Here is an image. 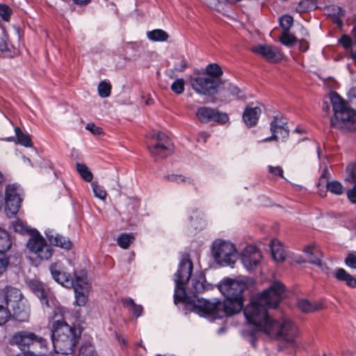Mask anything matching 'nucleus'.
I'll use <instances>...</instances> for the list:
<instances>
[{
  "instance_id": "f257e3e1",
  "label": "nucleus",
  "mask_w": 356,
  "mask_h": 356,
  "mask_svg": "<svg viewBox=\"0 0 356 356\" xmlns=\"http://www.w3.org/2000/svg\"><path fill=\"white\" fill-rule=\"evenodd\" d=\"M284 292V285L280 282H275L261 294L254 297L245 307L243 312L249 323L270 337L283 340L294 351L297 347L296 326L289 318H282L275 321L267 315L268 309L275 308L279 305Z\"/></svg>"
},
{
  "instance_id": "f03ea898",
  "label": "nucleus",
  "mask_w": 356,
  "mask_h": 356,
  "mask_svg": "<svg viewBox=\"0 0 356 356\" xmlns=\"http://www.w3.org/2000/svg\"><path fill=\"white\" fill-rule=\"evenodd\" d=\"M246 289V284L241 280L225 279L220 282L219 289L226 299L215 302L198 300L197 311H206L218 318L238 314L243 309V293Z\"/></svg>"
},
{
  "instance_id": "7ed1b4c3",
  "label": "nucleus",
  "mask_w": 356,
  "mask_h": 356,
  "mask_svg": "<svg viewBox=\"0 0 356 356\" xmlns=\"http://www.w3.org/2000/svg\"><path fill=\"white\" fill-rule=\"evenodd\" d=\"M68 311L63 307H56L52 316V341L55 351L63 355L72 354L79 339L76 329L65 321Z\"/></svg>"
},
{
  "instance_id": "20e7f679",
  "label": "nucleus",
  "mask_w": 356,
  "mask_h": 356,
  "mask_svg": "<svg viewBox=\"0 0 356 356\" xmlns=\"http://www.w3.org/2000/svg\"><path fill=\"white\" fill-rule=\"evenodd\" d=\"M332 106L333 117L330 119V125L333 128L348 131L356 129V111L336 92L329 95Z\"/></svg>"
},
{
  "instance_id": "39448f33",
  "label": "nucleus",
  "mask_w": 356,
  "mask_h": 356,
  "mask_svg": "<svg viewBox=\"0 0 356 356\" xmlns=\"http://www.w3.org/2000/svg\"><path fill=\"white\" fill-rule=\"evenodd\" d=\"M3 302L10 307L15 317L20 321L27 320L29 315V308L23 300L21 291L12 286L3 289Z\"/></svg>"
},
{
  "instance_id": "423d86ee",
  "label": "nucleus",
  "mask_w": 356,
  "mask_h": 356,
  "mask_svg": "<svg viewBox=\"0 0 356 356\" xmlns=\"http://www.w3.org/2000/svg\"><path fill=\"white\" fill-rule=\"evenodd\" d=\"M11 344L17 345L21 350H29L31 347H38V355H44L47 352V342L34 332L22 330L15 332L10 339Z\"/></svg>"
},
{
  "instance_id": "0eeeda50",
  "label": "nucleus",
  "mask_w": 356,
  "mask_h": 356,
  "mask_svg": "<svg viewBox=\"0 0 356 356\" xmlns=\"http://www.w3.org/2000/svg\"><path fill=\"white\" fill-rule=\"evenodd\" d=\"M211 252L216 261L220 266H231L238 259L235 245L229 241L216 240L213 243Z\"/></svg>"
},
{
  "instance_id": "6e6552de",
  "label": "nucleus",
  "mask_w": 356,
  "mask_h": 356,
  "mask_svg": "<svg viewBox=\"0 0 356 356\" xmlns=\"http://www.w3.org/2000/svg\"><path fill=\"white\" fill-rule=\"evenodd\" d=\"M192 88L200 95H213L218 92V88L222 85V81L213 78L209 75L201 74L192 76L190 79Z\"/></svg>"
},
{
  "instance_id": "1a4fd4ad",
  "label": "nucleus",
  "mask_w": 356,
  "mask_h": 356,
  "mask_svg": "<svg viewBox=\"0 0 356 356\" xmlns=\"http://www.w3.org/2000/svg\"><path fill=\"white\" fill-rule=\"evenodd\" d=\"M170 139L163 133H159L150 139L147 148L151 155L156 159L165 158L172 153Z\"/></svg>"
},
{
  "instance_id": "9d476101",
  "label": "nucleus",
  "mask_w": 356,
  "mask_h": 356,
  "mask_svg": "<svg viewBox=\"0 0 356 356\" xmlns=\"http://www.w3.org/2000/svg\"><path fill=\"white\" fill-rule=\"evenodd\" d=\"M185 284H178L176 282V289L175 291V303L184 302L185 306L186 313L188 312H193L198 314L200 316L209 315V312L206 311H197L199 308L196 307L197 305V302L198 300H205L202 298H198L196 296L193 297H188L186 294L184 289Z\"/></svg>"
},
{
  "instance_id": "9b49d317",
  "label": "nucleus",
  "mask_w": 356,
  "mask_h": 356,
  "mask_svg": "<svg viewBox=\"0 0 356 356\" xmlns=\"http://www.w3.org/2000/svg\"><path fill=\"white\" fill-rule=\"evenodd\" d=\"M27 248L38 258L42 260L50 259L53 254L51 248L38 233L33 234L27 243Z\"/></svg>"
},
{
  "instance_id": "f8f14e48",
  "label": "nucleus",
  "mask_w": 356,
  "mask_h": 356,
  "mask_svg": "<svg viewBox=\"0 0 356 356\" xmlns=\"http://www.w3.org/2000/svg\"><path fill=\"white\" fill-rule=\"evenodd\" d=\"M196 118L201 123H208L213 121L225 124L229 120V116L226 113L217 111L209 106L199 107L196 112Z\"/></svg>"
},
{
  "instance_id": "ddd939ff",
  "label": "nucleus",
  "mask_w": 356,
  "mask_h": 356,
  "mask_svg": "<svg viewBox=\"0 0 356 356\" xmlns=\"http://www.w3.org/2000/svg\"><path fill=\"white\" fill-rule=\"evenodd\" d=\"M22 198L20 197L19 188L15 184H8L6 187V204L8 212L15 215L19 211Z\"/></svg>"
},
{
  "instance_id": "4468645a",
  "label": "nucleus",
  "mask_w": 356,
  "mask_h": 356,
  "mask_svg": "<svg viewBox=\"0 0 356 356\" xmlns=\"http://www.w3.org/2000/svg\"><path fill=\"white\" fill-rule=\"evenodd\" d=\"M261 254L254 245H248L241 253V261L248 270H253L261 260Z\"/></svg>"
},
{
  "instance_id": "2eb2a0df",
  "label": "nucleus",
  "mask_w": 356,
  "mask_h": 356,
  "mask_svg": "<svg viewBox=\"0 0 356 356\" xmlns=\"http://www.w3.org/2000/svg\"><path fill=\"white\" fill-rule=\"evenodd\" d=\"M286 122L281 115H276L270 122V131L272 136L264 139V141L286 138L289 136V130L286 127Z\"/></svg>"
},
{
  "instance_id": "dca6fc26",
  "label": "nucleus",
  "mask_w": 356,
  "mask_h": 356,
  "mask_svg": "<svg viewBox=\"0 0 356 356\" xmlns=\"http://www.w3.org/2000/svg\"><path fill=\"white\" fill-rule=\"evenodd\" d=\"M49 270L52 277L58 283L66 287L73 285L72 277L63 270V266L60 261H56L50 265Z\"/></svg>"
},
{
  "instance_id": "f3484780",
  "label": "nucleus",
  "mask_w": 356,
  "mask_h": 356,
  "mask_svg": "<svg viewBox=\"0 0 356 356\" xmlns=\"http://www.w3.org/2000/svg\"><path fill=\"white\" fill-rule=\"evenodd\" d=\"M31 289L34 293L41 300L42 304H44L47 307H54V310L56 307L54 298L49 290H46L42 284L40 282L33 283L31 285Z\"/></svg>"
},
{
  "instance_id": "a211bd4d",
  "label": "nucleus",
  "mask_w": 356,
  "mask_h": 356,
  "mask_svg": "<svg viewBox=\"0 0 356 356\" xmlns=\"http://www.w3.org/2000/svg\"><path fill=\"white\" fill-rule=\"evenodd\" d=\"M254 53L259 54L270 62H277L282 58V54L275 47L270 45H257L252 47Z\"/></svg>"
},
{
  "instance_id": "6ab92c4d",
  "label": "nucleus",
  "mask_w": 356,
  "mask_h": 356,
  "mask_svg": "<svg viewBox=\"0 0 356 356\" xmlns=\"http://www.w3.org/2000/svg\"><path fill=\"white\" fill-rule=\"evenodd\" d=\"M193 265L188 258H184L180 262L179 269L175 274V282L178 284H186L191 277Z\"/></svg>"
},
{
  "instance_id": "aec40b11",
  "label": "nucleus",
  "mask_w": 356,
  "mask_h": 356,
  "mask_svg": "<svg viewBox=\"0 0 356 356\" xmlns=\"http://www.w3.org/2000/svg\"><path fill=\"white\" fill-rule=\"evenodd\" d=\"M261 113L260 107L248 104L243 113V120L247 127H253L257 124Z\"/></svg>"
},
{
  "instance_id": "412c9836",
  "label": "nucleus",
  "mask_w": 356,
  "mask_h": 356,
  "mask_svg": "<svg viewBox=\"0 0 356 356\" xmlns=\"http://www.w3.org/2000/svg\"><path fill=\"white\" fill-rule=\"evenodd\" d=\"M303 252L306 256V261L317 266H321L322 253L315 245H307Z\"/></svg>"
},
{
  "instance_id": "4be33fe9",
  "label": "nucleus",
  "mask_w": 356,
  "mask_h": 356,
  "mask_svg": "<svg viewBox=\"0 0 356 356\" xmlns=\"http://www.w3.org/2000/svg\"><path fill=\"white\" fill-rule=\"evenodd\" d=\"M73 286L74 291L81 290L89 291L90 284L88 282L87 272L86 270H80L74 273Z\"/></svg>"
},
{
  "instance_id": "5701e85b",
  "label": "nucleus",
  "mask_w": 356,
  "mask_h": 356,
  "mask_svg": "<svg viewBox=\"0 0 356 356\" xmlns=\"http://www.w3.org/2000/svg\"><path fill=\"white\" fill-rule=\"evenodd\" d=\"M50 243L53 245L60 247L66 250H70L72 248V242L66 237L59 234H47Z\"/></svg>"
},
{
  "instance_id": "b1692460",
  "label": "nucleus",
  "mask_w": 356,
  "mask_h": 356,
  "mask_svg": "<svg viewBox=\"0 0 356 356\" xmlns=\"http://www.w3.org/2000/svg\"><path fill=\"white\" fill-rule=\"evenodd\" d=\"M120 301L122 306L127 309L129 312H131L136 318H138L142 315L143 312V306L135 303L132 298L128 297L122 298Z\"/></svg>"
},
{
  "instance_id": "393cba45",
  "label": "nucleus",
  "mask_w": 356,
  "mask_h": 356,
  "mask_svg": "<svg viewBox=\"0 0 356 356\" xmlns=\"http://www.w3.org/2000/svg\"><path fill=\"white\" fill-rule=\"evenodd\" d=\"M297 307L301 312L305 313H311L322 309L321 303L316 302H312L306 299L299 300L297 302Z\"/></svg>"
},
{
  "instance_id": "a878e982",
  "label": "nucleus",
  "mask_w": 356,
  "mask_h": 356,
  "mask_svg": "<svg viewBox=\"0 0 356 356\" xmlns=\"http://www.w3.org/2000/svg\"><path fill=\"white\" fill-rule=\"evenodd\" d=\"M271 254L276 261H282L285 259L286 254L282 245L277 240H272L270 245Z\"/></svg>"
},
{
  "instance_id": "bb28decb",
  "label": "nucleus",
  "mask_w": 356,
  "mask_h": 356,
  "mask_svg": "<svg viewBox=\"0 0 356 356\" xmlns=\"http://www.w3.org/2000/svg\"><path fill=\"white\" fill-rule=\"evenodd\" d=\"M334 276L338 280L345 282L348 286L353 288L356 286V278L343 268H338L334 273Z\"/></svg>"
},
{
  "instance_id": "cd10ccee",
  "label": "nucleus",
  "mask_w": 356,
  "mask_h": 356,
  "mask_svg": "<svg viewBox=\"0 0 356 356\" xmlns=\"http://www.w3.org/2000/svg\"><path fill=\"white\" fill-rule=\"evenodd\" d=\"M11 245L12 242L8 233L0 228V252L6 254Z\"/></svg>"
},
{
  "instance_id": "c85d7f7f",
  "label": "nucleus",
  "mask_w": 356,
  "mask_h": 356,
  "mask_svg": "<svg viewBox=\"0 0 356 356\" xmlns=\"http://www.w3.org/2000/svg\"><path fill=\"white\" fill-rule=\"evenodd\" d=\"M147 36L150 40L159 42L166 41L169 37L168 34L161 29H155L149 31L147 33Z\"/></svg>"
},
{
  "instance_id": "c756f323",
  "label": "nucleus",
  "mask_w": 356,
  "mask_h": 356,
  "mask_svg": "<svg viewBox=\"0 0 356 356\" xmlns=\"http://www.w3.org/2000/svg\"><path fill=\"white\" fill-rule=\"evenodd\" d=\"M76 168L83 179L88 182L92 181L93 178L92 173L86 164L77 163Z\"/></svg>"
},
{
  "instance_id": "7c9ffc66",
  "label": "nucleus",
  "mask_w": 356,
  "mask_h": 356,
  "mask_svg": "<svg viewBox=\"0 0 356 356\" xmlns=\"http://www.w3.org/2000/svg\"><path fill=\"white\" fill-rule=\"evenodd\" d=\"M164 179L168 181H172L177 184L183 183L194 185V181L191 177H187L181 175H168L165 176Z\"/></svg>"
},
{
  "instance_id": "2f4dec72",
  "label": "nucleus",
  "mask_w": 356,
  "mask_h": 356,
  "mask_svg": "<svg viewBox=\"0 0 356 356\" xmlns=\"http://www.w3.org/2000/svg\"><path fill=\"white\" fill-rule=\"evenodd\" d=\"M203 74L209 75L213 78L215 77L218 79H221L220 76L222 74V70L218 64L212 63L207 66L205 72Z\"/></svg>"
},
{
  "instance_id": "473e14b6",
  "label": "nucleus",
  "mask_w": 356,
  "mask_h": 356,
  "mask_svg": "<svg viewBox=\"0 0 356 356\" xmlns=\"http://www.w3.org/2000/svg\"><path fill=\"white\" fill-rule=\"evenodd\" d=\"M15 131L19 143L25 147L32 146V141L29 135L24 134L19 127H16Z\"/></svg>"
},
{
  "instance_id": "72a5a7b5",
  "label": "nucleus",
  "mask_w": 356,
  "mask_h": 356,
  "mask_svg": "<svg viewBox=\"0 0 356 356\" xmlns=\"http://www.w3.org/2000/svg\"><path fill=\"white\" fill-rule=\"evenodd\" d=\"M135 238L131 234H122L118 238V244L123 249H127L130 243H133Z\"/></svg>"
},
{
  "instance_id": "f704fd0d",
  "label": "nucleus",
  "mask_w": 356,
  "mask_h": 356,
  "mask_svg": "<svg viewBox=\"0 0 356 356\" xmlns=\"http://www.w3.org/2000/svg\"><path fill=\"white\" fill-rule=\"evenodd\" d=\"M111 85L105 81H101L98 86V93L101 97H108L111 95Z\"/></svg>"
},
{
  "instance_id": "c9c22d12",
  "label": "nucleus",
  "mask_w": 356,
  "mask_h": 356,
  "mask_svg": "<svg viewBox=\"0 0 356 356\" xmlns=\"http://www.w3.org/2000/svg\"><path fill=\"white\" fill-rule=\"evenodd\" d=\"M78 356H97V353L92 344L86 343L81 346Z\"/></svg>"
},
{
  "instance_id": "e433bc0d",
  "label": "nucleus",
  "mask_w": 356,
  "mask_h": 356,
  "mask_svg": "<svg viewBox=\"0 0 356 356\" xmlns=\"http://www.w3.org/2000/svg\"><path fill=\"white\" fill-rule=\"evenodd\" d=\"M332 10L334 11V13L332 16V22L339 27H341L343 26V22L341 17L344 15V10L337 6H333Z\"/></svg>"
},
{
  "instance_id": "4c0bfd02",
  "label": "nucleus",
  "mask_w": 356,
  "mask_h": 356,
  "mask_svg": "<svg viewBox=\"0 0 356 356\" xmlns=\"http://www.w3.org/2000/svg\"><path fill=\"white\" fill-rule=\"evenodd\" d=\"M76 305L82 307L84 306L88 301V291H84L81 290L74 291Z\"/></svg>"
},
{
  "instance_id": "58836bf2",
  "label": "nucleus",
  "mask_w": 356,
  "mask_h": 356,
  "mask_svg": "<svg viewBox=\"0 0 356 356\" xmlns=\"http://www.w3.org/2000/svg\"><path fill=\"white\" fill-rule=\"evenodd\" d=\"M327 190L337 195L343 194L344 191L343 186L337 181H330Z\"/></svg>"
},
{
  "instance_id": "ea45409f",
  "label": "nucleus",
  "mask_w": 356,
  "mask_h": 356,
  "mask_svg": "<svg viewBox=\"0 0 356 356\" xmlns=\"http://www.w3.org/2000/svg\"><path fill=\"white\" fill-rule=\"evenodd\" d=\"M91 186L95 197L103 200L106 199L107 196V193L104 189L103 186L98 184L97 182H92L91 184Z\"/></svg>"
},
{
  "instance_id": "a19ab883",
  "label": "nucleus",
  "mask_w": 356,
  "mask_h": 356,
  "mask_svg": "<svg viewBox=\"0 0 356 356\" xmlns=\"http://www.w3.org/2000/svg\"><path fill=\"white\" fill-rule=\"evenodd\" d=\"M192 292L193 293H200L205 290L204 280L201 277L200 280H193L192 281Z\"/></svg>"
},
{
  "instance_id": "79ce46f5",
  "label": "nucleus",
  "mask_w": 356,
  "mask_h": 356,
  "mask_svg": "<svg viewBox=\"0 0 356 356\" xmlns=\"http://www.w3.org/2000/svg\"><path fill=\"white\" fill-rule=\"evenodd\" d=\"M280 40L283 44L290 46L296 41V38L289 34V31H283L280 37Z\"/></svg>"
},
{
  "instance_id": "37998d69",
  "label": "nucleus",
  "mask_w": 356,
  "mask_h": 356,
  "mask_svg": "<svg viewBox=\"0 0 356 356\" xmlns=\"http://www.w3.org/2000/svg\"><path fill=\"white\" fill-rule=\"evenodd\" d=\"M293 17L290 15H284L280 19V24L281 27L283 29V31H289V29L293 24Z\"/></svg>"
},
{
  "instance_id": "c03bdc74",
  "label": "nucleus",
  "mask_w": 356,
  "mask_h": 356,
  "mask_svg": "<svg viewBox=\"0 0 356 356\" xmlns=\"http://www.w3.org/2000/svg\"><path fill=\"white\" fill-rule=\"evenodd\" d=\"M10 264V259L3 252H0V275H3L8 269Z\"/></svg>"
},
{
  "instance_id": "a18cd8bd",
  "label": "nucleus",
  "mask_w": 356,
  "mask_h": 356,
  "mask_svg": "<svg viewBox=\"0 0 356 356\" xmlns=\"http://www.w3.org/2000/svg\"><path fill=\"white\" fill-rule=\"evenodd\" d=\"M171 90L178 95L183 93L184 91V81L182 79L175 80L171 86Z\"/></svg>"
},
{
  "instance_id": "49530a36",
  "label": "nucleus",
  "mask_w": 356,
  "mask_h": 356,
  "mask_svg": "<svg viewBox=\"0 0 356 356\" xmlns=\"http://www.w3.org/2000/svg\"><path fill=\"white\" fill-rule=\"evenodd\" d=\"M10 318V312L8 308L0 305V325L6 323Z\"/></svg>"
},
{
  "instance_id": "de8ad7c7",
  "label": "nucleus",
  "mask_w": 356,
  "mask_h": 356,
  "mask_svg": "<svg viewBox=\"0 0 356 356\" xmlns=\"http://www.w3.org/2000/svg\"><path fill=\"white\" fill-rule=\"evenodd\" d=\"M13 227L15 231L19 233H24L28 230L26 225L19 220L13 222Z\"/></svg>"
},
{
  "instance_id": "09e8293b",
  "label": "nucleus",
  "mask_w": 356,
  "mask_h": 356,
  "mask_svg": "<svg viewBox=\"0 0 356 356\" xmlns=\"http://www.w3.org/2000/svg\"><path fill=\"white\" fill-rule=\"evenodd\" d=\"M11 14V9L5 4L0 5V16L5 20L8 21Z\"/></svg>"
},
{
  "instance_id": "8fccbe9b",
  "label": "nucleus",
  "mask_w": 356,
  "mask_h": 356,
  "mask_svg": "<svg viewBox=\"0 0 356 356\" xmlns=\"http://www.w3.org/2000/svg\"><path fill=\"white\" fill-rule=\"evenodd\" d=\"M224 0H205L206 4L211 8L219 10L222 8Z\"/></svg>"
},
{
  "instance_id": "3c124183",
  "label": "nucleus",
  "mask_w": 356,
  "mask_h": 356,
  "mask_svg": "<svg viewBox=\"0 0 356 356\" xmlns=\"http://www.w3.org/2000/svg\"><path fill=\"white\" fill-rule=\"evenodd\" d=\"M345 263L349 267L356 268V253L351 252L348 254Z\"/></svg>"
},
{
  "instance_id": "603ef678",
  "label": "nucleus",
  "mask_w": 356,
  "mask_h": 356,
  "mask_svg": "<svg viewBox=\"0 0 356 356\" xmlns=\"http://www.w3.org/2000/svg\"><path fill=\"white\" fill-rule=\"evenodd\" d=\"M353 179L355 181L354 186L348 190L347 191V197L348 200L352 202L355 204L356 203V177L354 176Z\"/></svg>"
},
{
  "instance_id": "864d4df0",
  "label": "nucleus",
  "mask_w": 356,
  "mask_h": 356,
  "mask_svg": "<svg viewBox=\"0 0 356 356\" xmlns=\"http://www.w3.org/2000/svg\"><path fill=\"white\" fill-rule=\"evenodd\" d=\"M339 42L346 49H349L352 47V40L347 35H343L339 40Z\"/></svg>"
},
{
  "instance_id": "5fc2aeb1",
  "label": "nucleus",
  "mask_w": 356,
  "mask_h": 356,
  "mask_svg": "<svg viewBox=\"0 0 356 356\" xmlns=\"http://www.w3.org/2000/svg\"><path fill=\"white\" fill-rule=\"evenodd\" d=\"M268 172L273 175V176H279L282 178L284 177L283 170L280 166L268 165Z\"/></svg>"
},
{
  "instance_id": "6e6d98bb",
  "label": "nucleus",
  "mask_w": 356,
  "mask_h": 356,
  "mask_svg": "<svg viewBox=\"0 0 356 356\" xmlns=\"http://www.w3.org/2000/svg\"><path fill=\"white\" fill-rule=\"evenodd\" d=\"M7 35L3 29L0 32V51H3L7 49Z\"/></svg>"
},
{
  "instance_id": "4d7b16f0",
  "label": "nucleus",
  "mask_w": 356,
  "mask_h": 356,
  "mask_svg": "<svg viewBox=\"0 0 356 356\" xmlns=\"http://www.w3.org/2000/svg\"><path fill=\"white\" fill-rule=\"evenodd\" d=\"M227 90L229 91V93L233 96H235L238 98H242L243 97V95L242 94L241 90L234 86L229 84L227 88Z\"/></svg>"
},
{
  "instance_id": "13d9d810",
  "label": "nucleus",
  "mask_w": 356,
  "mask_h": 356,
  "mask_svg": "<svg viewBox=\"0 0 356 356\" xmlns=\"http://www.w3.org/2000/svg\"><path fill=\"white\" fill-rule=\"evenodd\" d=\"M86 128L92 132L94 135H100L103 133L102 128L97 127L93 123L88 124Z\"/></svg>"
},
{
  "instance_id": "bf43d9fd",
  "label": "nucleus",
  "mask_w": 356,
  "mask_h": 356,
  "mask_svg": "<svg viewBox=\"0 0 356 356\" xmlns=\"http://www.w3.org/2000/svg\"><path fill=\"white\" fill-rule=\"evenodd\" d=\"M309 49V42L306 40H300L299 41V49L303 52Z\"/></svg>"
},
{
  "instance_id": "052dcab7",
  "label": "nucleus",
  "mask_w": 356,
  "mask_h": 356,
  "mask_svg": "<svg viewBox=\"0 0 356 356\" xmlns=\"http://www.w3.org/2000/svg\"><path fill=\"white\" fill-rule=\"evenodd\" d=\"M330 184V181L327 179L320 177L318 183V187L320 188L321 186L325 187L326 189H327V185Z\"/></svg>"
},
{
  "instance_id": "680f3d73",
  "label": "nucleus",
  "mask_w": 356,
  "mask_h": 356,
  "mask_svg": "<svg viewBox=\"0 0 356 356\" xmlns=\"http://www.w3.org/2000/svg\"><path fill=\"white\" fill-rule=\"evenodd\" d=\"M74 2L77 5H87L90 2V0H73Z\"/></svg>"
},
{
  "instance_id": "e2e57ef3",
  "label": "nucleus",
  "mask_w": 356,
  "mask_h": 356,
  "mask_svg": "<svg viewBox=\"0 0 356 356\" xmlns=\"http://www.w3.org/2000/svg\"><path fill=\"white\" fill-rule=\"evenodd\" d=\"M328 171L327 170H324L320 177H323L328 179Z\"/></svg>"
},
{
  "instance_id": "0e129e2a",
  "label": "nucleus",
  "mask_w": 356,
  "mask_h": 356,
  "mask_svg": "<svg viewBox=\"0 0 356 356\" xmlns=\"http://www.w3.org/2000/svg\"><path fill=\"white\" fill-rule=\"evenodd\" d=\"M354 21H355V26L353 30V35L356 41V16L354 17Z\"/></svg>"
},
{
  "instance_id": "69168bd1",
  "label": "nucleus",
  "mask_w": 356,
  "mask_h": 356,
  "mask_svg": "<svg viewBox=\"0 0 356 356\" xmlns=\"http://www.w3.org/2000/svg\"><path fill=\"white\" fill-rule=\"evenodd\" d=\"M6 181V177L3 175V173L0 171V184L4 183Z\"/></svg>"
},
{
  "instance_id": "338daca9",
  "label": "nucleus",
  "mask_w": 356,
  "mask_h": 356,
  "mask_svg": "<svg viewBox=\"0 0 356 356\" xmlns=\"http://www.w3.org/2000/svg\"><path fill=\"white\" fill-rule=\"evenodd\" d=\"M351 57L353 59L355 64L356 65V51L352 52Z\"/></svg>"
},
{
  "instance_id": "774afa93",
  "label": "nucleus",
  "mask_w": 356,
  "mask_h": 356,
  "mask_svg": "<svg viewBox=\"0 0 356 356\" xmlns=\"http://www.w3.org/2000/svg\"><path fill=\"white\" fill-rule=\"evenodd\" d=\"M201 136H202L204 138V142H206L208 135L206 133H202V134H201Z\"/></svg>"
}]
</instances>
